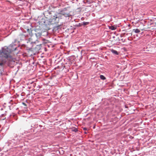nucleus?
<instances>
[{"label": "nucleus", "instance_id": "16", "mask_svg": "<svg viewBox=\"0 0 156 156\" xmlns=\"http://www.w3.org/2000/svg\"><path fill=\"white\" fill-rule=\"evenodd\" d=\"M128 35V34H126V35Z\"/></svg>", "mask_w": 156, "mask_h": 156}, {"label": "nucleus", "instance_id": "18", "mask_svg": "<svg viewBox=\"0 0 156 156\" xmlns=\"http://www.w3.org/2000/svg\"><path fill=\"white\" fill-rule=\"evenodd\" d=\"M3 110V108H2L1 109V110Z\"/></svg>", "mask_w": 156, "mask_h": 156}, {"label": "nucleus", "instance_id": "19", "mask_svg": "<svg viewBox=\"0 0 156 156\" xmlns=\"http://www.w3.org/2000/svg\"><path fill=\"white\" fill-rule=\"evenodd\" d=\"M85 133H87V132H85Z\"/></svg>", "mask_w": 156, "mask_h": 156}, {"label": "nucleus", "instance_id": "8", "mask_svg": "<svg viewBox=\"0 0 156 156\" xmlns=\"http://www.w3.org/2000/svg\"><path fill=\"white\" fill-rule=\"evenodd\" d=\"M100 78H101V79L103 80H104L105 79H106L105 77L104 76H103L102 75H100Z\"/></svg>", "mask_w": 156, "mask_h": 156}, {"label": "nucleus", "instance_id": "4", "mask_svg": "<svg viewBox=\"0 0 156 156\" xmlns=\"http://www.w3.org/2000/svg\"><path fill=\"white\" fill-rule=\"evenodd\" d=\"M6 115V114H2V115L0 116V119L1 120H3L5 119V116Z\"/></svg>", "mask_w": 156, "mask_h": 156}, {"label": "nucleus", "instance_id": "3", "mask_svg": "<svg viewBox=\"0 0 156 156\" xmlns=\"http://www.w3.org/2000/svg\"><path fill=\"white\" fill-rule=\"evenodd\" d=\"M36 36L37 37H40L42 34V31L40 29H35L34 30Z\"/></svg>", "mask_w": 156, "mask_h": 156}, {"label": "nucleus", "instance_id": "17", "mask_svg": "<svg viewBox=\"0 0 156 156\" xmlns=\"http://www.w3.org/2000/svg\"><path fill=\"white\" fill-rule=\"evenodd\" d=\"M17 136V135L16 134V136Z\"/></svg>", "mask_w": 156, "mask_h": 156}, {"label": "nucleus", "instance_id": "5", "mask_svg": "<svg viewBox=\"0 0 156 156\" xmlns=\"http://www.w3.org/2000/svg\"><path fill=\"white\" fill-rule=\"evenodd\" d=\"M109 28L112 30H114L116 28V27L115 26H109Z\"/></svg>", "mask_w": 156, "mask_h": 156}, {"label": "nucleus", "instance_id": "1", "mask_svg": "<svg viewBox=\"0 0 156 156\" xmlns=\"http://www.w3.org/2000/svg\"><path fill=\"white\" fill-rule=\"evenodd\" d=\"M70 16V12H68L67 9L65 8L61 11L60 13H57L55 14L52 18L49 19V21L52 24L58 23L60 20L63 19V16L67 17Z\"/></svg>", "mask_w": 156, "mask_h": 156}, {"label": "nucleus", "instance_id": "14", "mask_svg": "<svg viewBox=\"0 0 156 156\" xmlns=\"http://www.w3.org/2000/svg\"><path fill=\"white\" fill-rule=\"evenodd\" d=\"M23 104L25 106H26V105L25 103H23Z\"/></svg>", "mask_w": 156, "mask_h": 156}, {"label": "nucleus", "instance_id": "15", "mask_svg": "<svg viewBox=\"0 0 156 156\" xmlns=\"http://www.w3.org/2000/svg\"><path fill=\"white\" fill-rule=\"evenodd\" d=\"M123 31H124V32H126V30H122Z\"/></svg>", "mask_w": 156, "mask_h": 156}, {"label": "nucleus", "instance_id": "12", "mask_svg": "<svg viewBox=\"0 0 156 156\" xmlns=\"http://www.w3.org/2000/svg\"><path fill=\"white\" fill-rule=\"evenodd\" d=\"M12 140H13V141H15L14 139H13ZM13 143L14 144H16L17 143V142H16L15 141L14 142H13Z\"/></svg>", "mask_w": 156, "mask_h": 156}, {"label": "nucleus", "instance_id": "11", "mask_svg": "<svg viewBox=\"0 0 156 156\" xmlns=\"http://www.w3.org/2000/svg\"><path fill=\"white\" fill-rule=\"evenodd\" d=\"M73 131H74L75 132H76L78 131V130H77V129L75 128V129L73 130Z\"/></svg>", "mask_w": 156, "mask_h": 156}, {"label": "nucleus", "instance_id": "9", "mask_svg": "<svg viewBox=\"0 0 156 156\" xmlns=\"http://www.w3.org/2000/svg\"><path fill=\"white\" fill-rule=\"evenodd\" d=\"M89 24V22H83V24L84 25H86Z\"/></svg>", "mask_w": 156, "mask_h": 156}, {"label": "nucleus", "instance_id": "6", "mask_svg": "<svg viewBox=\"0 0 156 156\" xmlns=\"http://www.w3.org/2000/svg\"><path fill=\"white\" fill-rule=\"evenodd\" d=\"M136 33H139L140 32V30L138 29H134L133 30Z\"/></svg>", "mask_w": 156, "mask_h": 156}, {"label": "nucleus", "instance_id": "7", "mask_svg": "<svg viewBox=\"0 0 156 156\" xmlns=\"http://www.w3.org/2000/svg\"><path fill=\"white\" fill-rule=\"evenodd\" d=\"M111 52L113 53V54H115V55H118V53L117 51L114 50L112 49L111 50Z\"/></svg>", "mask_w": 156, "mask_h": 156}, {"label": "nucleus", "instance_id": "13", "mask_svg": "<svg viewBox=\"0 0 156 156\" xmlns=\"http://www.w3.org/2000/svg\"><path fill=\"white\" fill-rule=\"evenodd\" d=\"M83 129L84 130H87V128H86L84 127L83 128Z\"/></svg>", "mask_w": 156, "mask_h": 156}, {"label": "nucleus", "instance_id": "10", "mask_svg": "<svg viewBox=\"0 0 156 156\" xmlns=\"http://www.w3.org/2000/svg\"><path fill=\"white\" fill-rule=\"evenodd\" d=\"M13 61V62H15V61L13 60V59H11V60L9 59V62L10 63L12 62Z\"/></svg>", "mask_w": 156, "mask_h": 156}, {"label": "nucleus", "instance_id": "2", "mask_svg": "<svg viewBox=\"0 0 156 156\" xmlns=\"http://www.w3.org/2000/svg\"><path fill=\"white\" fill-rule=\"evenodd\" d=\"M11 50L6 46H5L0 50V66H3L6 63V59L11 58Z\"/></svg>", "mask_w": 156, "mask_h": 156}]
</instances>
